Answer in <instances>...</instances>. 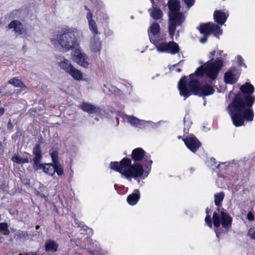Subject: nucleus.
Returning a JSON list of instances; mask_svg holds the SVG:
<instances>
[{"mask_svg": "<svg viewBox=\"0 0 255 255\" xmlns=\"http://www.w3.org/2000/svg\"><path fill=\"white\" fill-rule=\"evenodd\" d=\"M23 161L24 163H27L30 162L31 160H30L28 157H26L25 158H23Z\"/></svg>", "mask_w": 255, "mask_h": 255, "instance_id": "49530a36", "label": "nucleus"}, {"mask_svg": "<svg viewBox=\"0 0 255 255\" xmlns=\"http://www.w3.org/2000/svg\"><path fill=\"white\" fill-rule=\"evenodd\" d=\"M177 138L178 139H181L183 140V139L185 138L184 137H183L181 135L178 136Z\"/></svg>", "mask_w": 255, "mask_h": 255, "instance_id": "4d7b16f0", "label": "nucleus"}, {"mask_svg": "<svg viewBox=\"0 0 255 255\" xmlns=\"http://www.w3.org/2000/svg\"><path fill=\"white\" fill-rule=\"evenodd\" d=\"M211 160H213V161L214 162H215V160H216V159H215V158H214L213 157H212V158L211 159Z\"/></svg>", "mask_w": 255, "mask_h": 255, "instance_id": "bf43d9fd", "label": "nucleus"}, {"mask_svg": "<svg viewBox=\"0 0 255 255\" xmlns=\"http://www.w3.org/2000/svg\"><path fill=\"white\" fill-rule=\"evenodd\" d=\"M140 197V194L139 190L138 189H135L131 194L128 195L127 198V201L129 205L134 206L138 202Z\"/></svg>", "mask_w": 255, "mask_h": 255, "instance_id": "a211bd4d", "label": "nucleus"}, {"mask_svg": "<svg viewBox=\"0 0 255 255\" xmlns=\"http://www.w3.org/2000/svg\"><path fill=\"white\" fill-rule=\"evenodd\" d=\"M8 83L15 87H19L22 89L26 88L25 85L22 82L21 80L18 79V77H14L10 79Z\"/></svg>", "mask_w": 255, "mask_h": 255, "instance_id": "cd10ccee", "label": "nucleus"}, {"mask_svg": "<svg viewBox=\"0 0 255 255\" xmlns=\"http://www.w3.org/2000/svg\"><path fill=\"white\" fill-rule=\"evenodd\" d=\"M93 14L92 12H88L86 17L88 20L89 28L94 36L99 34L98 26L94 19H93Z\"/></svg>", "mask_w": 255, "mask_h": 255, "instance_id": "dca6fc26", "label": "nucleus"}, {"mask_svg": "<svg viewBox=\"0 0 255 255\" xmlns=\"http://www.w3.org/2000/svg\"><path fill=\"white\" fill-rule=\"evenodd\" d=\"M9 212H10V214H16V215H17V214H18V211H17V210H14V211H13V212H12H12H11V210H10Z\"/></svg>", "mask_w": 255, "mask_h": 255, "instance_id": "3c124183", "label": "nucleus"}, {"mask_svg": "<svg viewBox=\"0 0 255 255\" xmlns=\"http://www.w3.org/2000/svg\"><path fill=\"white\" fill-rule=\"evenodd\" d=\"M207 37L208 36H204V37H203L200 39V41L202 43H205L207 40Z\"/></svg>", "mask_w": 255, "mask_h": 255, "instance_id": "c03bdc74", "label": "nucleus"}, {"mask_svg": "<svg viewBox=\"0 0 255 255\" xmlns=\"http://www.w3.org/2000/svg\"><path fill=\"white\" fill-rule=\"evenodd\" d=\"M143 164L134 163L131 164V159L128 157L123 158L120 162L111 161L110 168L124 175L127 179L133 178L137 180L141 178L144 172Z\"/></svg>", "mask_w": 255, "mask_h": 255, "instance_id": "7ed1b4c3", "label": "nucleus"}, {"mask_svg": "<svg viewBox=\"0 0 255 255\" xmlns=\"http://www.w3.org/2000/svg\"><path fill=\"white\" fill-rule=\"evenodd\" d=\"M11 160L18 164H24L23 158H21L18 154H14L11 157Z\"/></svg>", "mask_w": 255, "mask_h": 255, "instance_id": "c9c22d12", "label": "nucleus"}, {"mask_svg": "<svg viewBox=\"0 0 255 255\" xmlns=\"http://www.w3.org/2000/svg\"><path fill=\"white\" fill-rule=\"evenodd\" d=\"M176 71L177 72H178V73H180V72H181L182 71V69H180V68H177V69H176Z\"/></svg>", "mask_w": 255, "mask_h": 255, "instance_id": "5fc2aeb1", "label": "nucleus"}, {"mask_svg": "<svg viewBox=\"0 0 255 255\" xmlns=\"http://www.w3.org/2000/svg\"><path fill=\"white\" fill-rule=\"evenodd\" d=\"M26 153L27 155L30 156V154L29 153H27V152H26V153Z\"/></svg>", "mask_w": 255, "mask_h": 255, "instance_id": "e2e57ef3", "label": "nucleus"}, {"mask_svg": "<svg viewBox=\"0 0 255 255\" xmlns=\"http://www.w3.org/2000/svg\"><path fill=\"white\" fill-rule=\"evenodd\" d=\"M150 33L153 35H157L160 32V26L157 22H154L150 27Z\"/></svg>", "mask_w": 255, "mask_h": 255, "instance_id": "c756f323", "label": "nucleus"}, {"mask_svg": "<svg viewBox=\"0 0 255 255\" xmlns=\"http://www.w3.org/2000/svg\"><path fill=\"white\" fill-rule=\"evenodd\" d=\"M237 61H238V64L240 66H241V67L244 66L245 67H247V66L244 63V59H243V58L241 56L238 55Z\"/></svg>", "mask_w": 255, "mask_h": 255, "instance_id": "58836bf2", "label": "nucleus"}, {"mask_svg": "<svg viewBox=\"0 0 255 255\" xmlns=\"http://www.w3.org/2000/svg\"><path fill=\"white\" fill-rule=\"evenodd\" d=\"M241 92L235 95L227 107L233 125L236 127L244 126L245 122H252L254 118L253 106L255 103L253 95L255 88L250 83L240 87Z\"/></svg>", "mask_w": 255, "mask_h": 255, "instance_id": "f257e3e1", "label": "nucleus"}, {"mask_svg": "<svg viewBox=\"0 0 255 255\" xmlns=\"http://www.w3.org/2000/svg\"><path fill=\"white\" fill-rule=\"evenodd\" d=\"M58 245L52 240L47 241L45 243V250L46 251L54 252L57 250Z\"/></svg>", "mask_w": 255, "mask_h": 255, "instance_id": "bb28decb", "label": "nucleus"}, {"mask_svg": "<svg viewBox=\"0 0 255 255\" xmlns=\"http://www.w3.org/2000/svg\"><path fill=\"white\" fill-rule=\"evenodd\" d=\"M156 48L160 52H166L172 55L178 53L180 51L178 44L174 41L169 42H160L156 46Z\"/></svg>", "mask_w": 255, "mask_h": 255, "instance_id": "6e6552de", "label": "nucleus"}, {"mask_svg": "<svg viewBox=\"0 0 255 255\" xmlns=\"http://www.w3.org/2000/svg\"><path fill=\"white\" fill-rule=\"evenodd\" d=\"M79 108L83 111L89 114H94L100 112V108L88 102H83L79 106Z\"/></svg>", "mask_w": 255, "mask_h": 255, "instance_id": "2eb2a0df", "label": "nucleus"}, {"mask_svg": "<svg viewBox=\"0 0 255 255\" xmlns=\"http://www.w3.org/2000/svg\"><path fill=\"white\" fill-rule=\"evenodd\" d=\"M58 154V151L56 150H54L52 151H50V155L53 163L55 164L59 162Z\"/></svg>", "mask_w": 255, "mask_h": 255, "instance_id": "7c9ffc66", "label": "nucleus"}, {"mask_svg": "<svg viewBox=\"0 0 255 255\" xmlns=\"http://www.w3.org/2000/svg\"><path fill=\"white\" fill-rule=\"evenodd\" d=\"M39 226H36V229H38L39 228Z\"/></svg>", "mask_w": 255, "mask_h": 255, "instance_id": "680f3d73", "label": "nucleus"}, {"mask_svg": "<svg viewBox=\"0 0 255 255\" xmlns=\"http://www.w3.org/2000/svg\"><path fill=\"white\" fill-rule=\"evenodd\" d=\"M18 255H37V254L35 252H29V253H26L24 255L20 254H18Z\"/></svg>", "mask_w": 255, "mask_h": 255, "instance_id": "a18cd8bd", "label": "nucleus"}, {"mask_svg": "<svg viewBox=\"0 0 255 255\" xmlns=\"http://www.w3.org/2000/svg\"><path fill=\"white\" fill-rule=\"evenodd\" d=\"M84 8L85 10L88 11V12H92L90 9L89 7H88L87 5L84 6Z\"/></svg>", "mask_w": 255, "mask_h": 255, "instance_id": "864d4df0", "label": "nucleus"}, {"mask_svg": "<svg viewBox=\"0 0 255 255\" xmlns=\"http://www.w3.org/2000/svg\"><path fill=\"white\" fill-rule=\"evenodd\" d=\"M128 121L132 125L136 127H138L141 125V121L134 117H130Z\"/></svg>", "mask_w": 255, "mask_h": 255, "instance_id": "f704fd0d", "label": "nucleus"}, {"mask_svg": "<svg viewBox=\"0 0 255 255\" xmlns=\"http://www.w3.org/2000/svg\"><path fill=\"white\" fill-rule=\"evenodd\" d=\"M225 194L223 192L217 193L215 195V204L218 207L222 206V202L224 200Z\"/></svg>", "mask_w": 255, "mask_h": 255, "instance_id": "c85d7f7f", "label": "nucleus"}, {"mask_svg": "<svg viewBox=\"0 0 255 255\" xmlns=\"http://www.w3.org/2000/svg\"><path fill=\"white\" fill-rule=\"evenodd\" d=\"M180 2L178 0H172L169 2L168 7L170 11L169 14L168 32L170 37L173 39L176 27L180 26L184 21L183 14L179 12Z\"/></svg>", "mask_w": 255, "mask_h": 255, "instance_id": "39448f33", "label": "nucleus"}, {"mask_svg": "<svg viewBox=\"0 0 255 255\" xmlns=\"http://www.w3.org/2000/svg\"><path fill=\"white\" fill-rule=\"evenodd\" d=\"M101 41L98 39H95L94 37V40L90 44V48L93 52H99L101 50Z\"/></svg>", "mask_w": 255, "mask_h": 255, "instance_id": "a878e982", "label": "nucleus"}, {"mask_svg": "<svg viewBox=\"0 0 255 255\" xmlns=\"http://www.w3.org/2000/svg\"><path fill=\"white\" fill-rule=\"evenodd\" d=\"M216 53V50H213V51L210 52V53L208 55V57L210 59V60H209L208 61H211V62H214L215 61L213 60H214V57Z\"/></svg>", "mask_w": 255, "mask_h": 255, "instance_id": "ea45409f", "label": "nucleus"}, {"mask_svg": "<svg viewBox=\"0 0 255 255\" xmlns=\"http://www.w3.org/2000/svg\"><path fill=\"white\" fill-rule=\"evenodd\" d=\"M218 213L214 212L213 215V223H232L233 219L231 215L223 208L220 211L217 209Z\"/></svg>", "mask_w": 255, "mask_h": 255, "instance_id": "1a4fd4ad", "label": "nucleus"}, {"mask_svg": "<svg viewBox=\"0 0 255 255\" xmlns=\"http://www.w3.org/2000/svg\"><path fill=\"white\" fill-rule=\"evenodd\" d=\"M8 28L9 29H13V31L15 33L19 35L23 34L25 32L22 23L17 20H12L8 24Z\"/></svg>", "mask_w": 255, "mask_h": 255, "instance_id": "4468645a", "label": "nucleus"}, {"mask_svg": "<svg viewBox=\"0 0 255 255\" xmlns=\"http://www.w3.org/2000/svg\"><path fill=\"white\" fill-rule=\"evenodd\" d=\"M247 219L249 221H253V220H254V214H253V213L252 212H249L248 213Z\"/></svg>", "mask_w": 255, "mask_h": 255, "instance_id": "37998d69", "label": "nucleus"}, {"mask_svg": "<svg viewBox=\"0 0 255 255\" xmlns=\"http://www.w3.org/2000/svg\"><path fill=\"white\" fill-rule=\"evenodd\" d=\"M205 223H213V220L211 217V215H206L205 218Z\"/></svg>", "mask_w": 255, "mask_h": 255, "instance_id": "79ce46f5", "label": "nucleus"}, {"mask_svg": "<svg viewBox=\"0 0 255 255\" xmlns=\"http://www.w3.org/2000/svg\"><path fill=\"white\" fill-rule=\"evenodd\" d=\"M58 66L67 74H68L70 70L74 67L70 61L65 58H64L63 60L58 63Z\"/></svg>", "mask_w": 255, "mask_h": 255, "instance_id": "412c9836", "label": "nucleus"}, {"mask_svg": "<svg viewBox=\"0 0 255 255\" xmlns=\"http://www.w3.org/2000/svg\"><path fill=\"white\" fill-rule=\"evenodd\" d=\"M2 147V143L0 141V149Z\"/></svg>", "mask_w": 255, "mask_h": 255, "instance_id": "052dcab7", "label": "nucleus"}, {"mask_svg": "<svg viewBox=\"0 0 255 255\" xmlns=\"http://www.w3.org/2000/svg\"><path fill=\"white\" fill-rule=\"evenodd\" d=\"M214 20L218 24L222 25L226 21L229 17V13L221 10H216L213 14Z\"/></svg>", "mask_w": 255, "mask_h": 255, "instance_id": "f8f14e48", "label": "nucleus"}, {"mask_svg": "<svg viewBox=\"0 0 255 255\" xmlns=\"http://www.w3.org/2000/svg\"><path fill=\"white\" fill-rule=\"evenodd\" d=\"M4 108L2 107H0V116H1L2 115H3L4 114Z\"/></svg>", "mask_w": 255, "mask_h": 255, "instance_id": "09e8293b", "label": "nucleus"}, {"mask_svg": "<svg viewBox=\"0 0 255 255\" xmlns=\"http://www.w3.org/2000/svg\"><path fill=\"white\" fill-rule=\"evenodd\" d=\"M131 160H132L134 163H139L142 161V164L146 169L149 172L151 168V165L153 163L151 159V156L141 147L134 148L130 154Z\"/></svg>", "mask_w": 255, "mask_h": 255, "instance_id": "0eeeda50", "label": "nucleus"}, {"mask_svg": "<svg viewBox=\"0 0 255 255\" xmlns=\"http://www.w3.org/2000/svg\"><path fill=\"white\" fill-rule=\"evenodd\" d=\"M224 81L227 84L233 85L237 82V79L232 71H228L224 74Z\"/></svg>", "mask_w": 255, "mask_h": 255, "instance_id": "b1692460", "label": "nucleus"}, {"mask_svg": "<svg viewBox=\"0 0 255 255\" xmlns=\"http://www.w3.org/2000/svg\"><path fill=\"white\" fill-rule=\"evenodd\" d=\"M224 65V61L222 59H218L214 62L208 61L203 65L198 67L195 72L189 75V80L195 79L194 76L203 77L206 75L211 80H215L223 67Z\"/></svg>", "mask_w": 255, "mask_h": 255, "instance_id": "20e7f679", "label": "nucleus"}, {"mask_svg": "<svg viewBox=\"0 0 255 255\" xmlns=\"http://www.w3.org/2000/svg\"><path fill=\"white\" fill-rule=\"evenodd\" d=\"M148 11L150 13L151 17L154 20H159L161 19L163 16V12L159 8L153 7L149 9Z\"/></svg>", "mask_w": 255, "mask_h": 255, "instance_id": "5701e85b", "label": "nucleus"}, {"mask_svg": "<svg viewBox=\"0 0 255 255\" xmlns=\"http://www.w3.org/2000/svg\"><path fill=\"white\" fill-rule=\"evenodd\" d=\"M247 235L251 239H255V228L253 226H250L248 230Z\"/></svg>", "mask_w": 255, "mask_h": 255, "instance_id": "4c0bfd02", "label": "nucleus"}, {"mask_svg": "<svg viewBox=\"0 0 255 255\" xmlns=\"http://www.w3.org/2000/svg\"><path fill=\"white\" fill-rule=\"evenodd\" d=\"M68 74L70 75L74 80L77 81H81L83 78L82 72L76 68L74 66L71 70H70Z\"/></svg>", "mask_w": 255, "mask_h": 255, "instance_id": "4be33fe9", "label": "nucleus"}, {"mask_svg": "<svg viewBox=\"0 0 255 255\" xmlns=\"http://www.w3.org/2000/svg\"><path fill=\"white\" fill-rule=\"evenodd\" d=\"M0 233L3 235H8L10 233L9 227L7 224H0Z\"/></svg>", "mask_w": 255, "mask_h": 255, "instance_id": "e433bc0d", "label": "nucleus"}, {"mask_svg": "<svg viewBox=\"0 0 255 255\" xmlns=\"http://www.w3.org/2000/svg\"><path fill=\"white\" fill-rule=\"evenodd\" d=\"M184 1L188 7L192 6L195 2V0H184Z\"/></svg>", "mask_w": 255, "mask_h": 255, "instance_id": "a19ab883", "label": "nucleus"}, {"mask_svg": "<svg viewBox=\"0 0 255 255\" xmlns=\"http://www.w3.org/2000/svg\"><path fill=\"white\" fill-rule=\"evenodd\" d=\"M212 23H201L198 30L201 34L205 36H208L211 34V28Z\"/></svg>", "mask_w": 255, "mask_h": 255, "instance_id": "aec40b11", "label": "nucleus"}, {"mask_svg": "<svg viewBox=\"0 0 255 255\" xmlns=\"http://www.w3.org/2000/svg\"><path fill=\"white\" fill-rule=\"evenodd\" d=\"M177 87L180 95L184 98V100L191 95L208 96L212 95L215 92L214 89L210 85H202L198 79L188 81L185 76L179 80Z\"/></svg>", "mask_w": 255, "mask_h": 255, "instance_id": "f03ea898", "label": "nucleus"}, {"mask_svg": "<svg viewBox=\"0 0 255 255\" xmlns=\"http://www.w3.org/2000/svg\"><path fill=\"white\" fill-rule=\"evenodd\" d=\"M114 187H115V189L116 190H118V187H119L118 185L117 184H115Z\"/></svg>", "mask_w": 255, "mask_h": 255, "instance_id": "13d9d810", "label": "nucleus"}, {"mask_svg": "<svg viewBox=\"0 0 255 255\" xmlns=\"http://www.w3.org/2000/svg\"><path fill=\"white\" fill-rule=\"evenodd\" d=\"M12 127H13V126L11 123V121H9L7 124V128H12Z\"/></svg>", "mask_w": 255, "mask_h": 255, "instance_id": "8fccbe9b", "label": "nucleus"}, {"mask_svg": "<svg viewBox=\"0 0 255 255\" xmlns=\"http://www.w3.org/2000/svg\"><path fill=\"white\" fill-rule=\"evenodd\" d=\"M78 231L81 234L87 235V238L91 236L93 234L92 229L89 228L86 224H81L78 226Z\"/></svg>", "mask_w": 255, "mask_h": 255, "instance_id": "393cba45", "label": "nucleus"}, {"mask_svg": "<svg viewBox=\"0 0 255 255\" xmlns=\"http://www.w3.org/2000/svg\"><path fill=\"white\" fill-rule=\"evenodd\" d=\"M223 53V50H219L218 52H217V54L218 55H219V56H221L222 55V54Z\"/></svg>", "mask_w": 255, "mask_h": 255, "instance_id": "603ef678", "label": "nucleus"}, {"mask_svg": "<svg viewBox=\"0 0 255 255\" xmlns=\"http://www.w3.org/2000/svg\"><path fill=\"white\" fill-rule=\"evenodd\" d=\"M36 166V169H42L43 171L50 175L54 174V163H45L41 164L39 163L38 164L35 165Z\"/></svg>", "mask_w": 255, "mask_h": 255, "instance_id": "6ab92c4d", "label": "nucleus"}, {"mask_svg": "<svg viewBox=\"0 0 255 255\" xmlns=\"http://www.w3.org/2000/svg\"><path fill=\"white\" fill-rule=\"evenodd\" d=\"M57 40L61 51L64 52L73 50L77 45L74 31L69 27L62 28L58 32Z\"/></svg>", "mask_w": 255, "mask_h": 255, "instance_id": "423d86ee", "label": "nucleus"}, {"mask_svg": "<svg viewBox=\"0 0 255 255\" xmlns=\"http://www.w3.org/2000/svg\"><path fill=\"white\" fill-rule=\"evenodd\" d=\"M210 228L213 229L216 234V236H219L227 232L231 228V224H208Z\"/></svg>", "mask_w": 255, "mask_h": 255, "instance_id": "ddd939ff", "label": "nucleus"}, {"mask_svg": "<svg viewBox=\"0 0 255 255\" xmlns=\"http://www.w3.org/2000/svg\"><path fill=\"white\" fill-rule=\"evenodd\" d=\"M213 33L215 35L222 34V30L220 27L215 24L212 23L211 28V33Z\"/></svg>", "mask_w": 255, "mask_h": 255, "instance_id": "473e14b6", "label": "nucleus"}, {"mask_svg": "<svg viewBox=\"0 0 255 255\" xmlns=\"http://www.w3.org/2000/svg\"><path fill=\"white\" fill-rule=\"evenodd\" d=\"M75 54L73 56V60L79 65L84 68H88L89 63L88 62V57L84 53H82L78 49L75 51Z\"/></svg>", "mask_w": 255, "mask_h": 255, "instance_id": "9b49d317", "label": "nucleus"}, {"mask_svg": "<svg viewBox=\"0 0 255 255\" xmlns=\"http://www.w3.org/2000/svg\"><path fill=\"white\" fill-rule=\"evenodd\" d=\"M211 212H212V210H211V209H209L208 207H207L206 209V213L207 215H210V214H211Z\"/></svg>", "mask_w": 255, "mask_h": 255, "instance_id": "de8ad7c7", "label": "nucleus"}, {"mask_svg": "<svg viewBox=\"0 0 255 255\" xmlns=\"http://www.w3.org/2000/svg\"><path fill=\"white\" fill-rule=\"evenodd\" d=\"M0 94H1V96H5L6 95V93H3V92H2L1 90H0Z\"/></svg>", "mask_w": 255, "mask_h": 255, "instance_id": "6e6d98bb", "label": "nucleus"}, {"mask_svg": "<svg viewBox=\"0 0 255 255\" xmlns=\"http://www.w3.org/2000/svg\"><path fill=\"white\" fill-rule=\"evenodd\" d=\"M54 173L56 172L59 176H61L63 174V168L60 165V162L54 164Z\"/></svg>", "mask_w": 255, "mask_h": 255, "instance_id": "2f4dec72", "label": "nucleus"}, {"mask_svg": "<svg viewBox=\"0 0 255 255\" xmlns=\"http://www.w3.org/2000/svg\"><path fill=\"white\" fill-rule=\"evenodd\" d=\"M183 141L186 147L194 153L202 145L201 142L193 134H189L185 138L183 139Z\"/></svg>", "mask_w": 255, "mask_h": 255, "instance_id": "9d476101", "label": "nucleus"}, {"mask_svg": "<svg viewBox=\"0 0 255 255\" xmlns=\"http://www.w3.org/2000/svg\"><path fill=\"white\" fill-rule=\"evenodd\" d=\"M41 145L40 143H37L33 148L32 153L34 155L33 161L34 165L40 163L42 158V153L41 151Z\"/></svg>", "mask_w": 255, "mask_h": 255, "instance_id": "f3484780", "label": "nucleus"}, {"mask_svg": "<svg viewBox=\"0 0 255 255\" xmlns=\"http://www.w3.org/2000/svg\"><path fill=\"white\" fill-rule=\"evenodd\" d=\"M87 249L89 250V252L91 253V254H93V252H97L99 250V244L96 241L93 242L91 245L90 247H88Z\"/></svg>", "mask_w": 255, "mask_h": 255, "instance_id": "72a5a7b5", "label": "nucleus"}, {"mask_svg": "<svg viewBox=\"0 0 255 255\" xmlns=\"http://www.w3.org/2000/svg\"><path fill=\"white\" fill-rule=\"evenodd\" d=\"M223 1H225V0H222Z\"/></svg>", "mask_w": 255, "mask_h": 255, "instance_id": "0e129e2a", "label": "nucleus"}]
</instances>
